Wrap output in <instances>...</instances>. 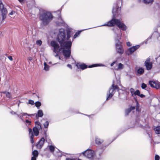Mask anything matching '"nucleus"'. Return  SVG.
Returning <instances> with one entry per match:
<instances>
[{
  "instance_id": "nucleus-2",
  "label": "nucleus",
  "mask_w": 160,
  "mask_h": 160,
  "mask_svg": "<svg viewBox=\"0 0 160 160\" xmlns=\"http://www.w3.org/2000/svg\"><path fill=\"white\" fill-rule=\"evenodd\" d=\"M117 5L114 6L112 10L113 17L112 19L108 22L100 26H107L108 27H113L116 25L118 28L122 30H125L127 29L126 26L123 23L120 19H118V16H121L120 14L121 7H120L121 3V0L118 2Z\"/></svg>"
},
{
  "instance_id": "nucleus-53",
  "label": "nucleus",
  "mask_w": 160,
  "mask_h": 160,
  "mask_svg": "<svg viewBox=\"0 0 160 160\" xmlns=\"http://www.w3.org/2000/svg\"><path fill=\"white\" fill-rule=\"evenodd\" d=\"M10 113L12 115L15 114L16 113L15 112H14L13 111H11Z\"/></svg>"
},
{
  "instance_id": "nucleus-23",
  "label": "nucleus",
  "mask_w": 160,
  "mask_h": 160,
  "mask_svg": "<svg viewBox=\"0 0 160 160\" xmlns=\"http://www.w3.org/2000/svg\"><path fill=\"white\" fill-rule=\"evenodd\" d=\"M2 93L5 94H6V97L8 98H11V94L8 92H7L6 91H3L2 92Z\"/></svg>"
},
{
  "instance_id": "nucleus-17",
  "label": "nucleus",
  "mask_w": 160,
  "mask_h": 160,
  "mask_svg": "<svg viewBox=\"0 0 160 160\" xmlns=\"http://www.w3.org/2000/svg\"><path fill=\"white\" fill-rule=\"evenodd\" d=\"M105 66V65L102 64H92L91 65H89L88 66V68H91L98 67V66L104 67Z\"/></svg>"
},
{
  "instance_id": "nucleus-24",
  "label": "nucleus",
  "mask_w": 160,
  "mask_h": 160,
  "mask_svg": "<svg viewBox=\"0 0 160 160\" xmlns=\"http://www.w3.org/2000/svg\"><path fill=\"white\" fill-rule=\"evenodd\" d=\"M44 69L46 71H48L49 68V66L47 65L46 62L44 63Z\"/></svg>"
},
{
  "instance_id": "nucleus-44",
  "label": "nucleus",
  "mask_w": 160,
  "mask_h": 160,
  "mask_svg": "<svg viewBox=\"0 0 160 160\" xmlns=\"http://www.w3.org/2000/svg\"><path fill=\"white\" fill-rule=\"evenodd\" d=\"M151 37H152L151 36H150L149 37H148V39H147V40H145V43L146 44H147V41H148V40L149 39H151Z\"/></svg>"
},
{
  "instance_id": "nucleus-20",
  "label": "nucleus",
  "mask_w": 160,
  "mask_h": 160,
  "mask_svg": "<svg viewBox=\"0 0 160 160\" xmlns=\"http://www.w3.org/2000/svg\"><path fill=\"white\" fill-rule=\"evenodd\" d=\"M103 151L102 149H99L97 150L96 152V154H99V157H100L101 155L102 154Z\"/></svg>"
},
{
  "instance_id": "nucleus-52",
  "label": "nucleus",
  "mask_w": 160,
  "mask_h": 160,
  "mask_svg": "<svg viewBox=\"0 0 160 160\" xmlns=\"http://www.w3.org/2000/svg\"><path fill=\"white\" fill-rule=\"evenodd\" d=\"M28 60L31 61L32 60V57H30L28 58Z\"/></svg>"
},
{
  "instance_id": "nucleus-33",
  "label": "nucleus",
  "mask_w": 160,
  "mask_h": 160,
  "mask_svg": "<svg viewBox=\"0 0 160 160\" xmlns=\"http://www.w3.org/2000/svg\"><path fill=\"white\" fill-rule=\"evenodd\" d=\"M131 111L130 110V109H129V108L126 109L125 110V115H128Z\"/></svg>"
},
{
  "instance_id": "nucleus-25",
  "label": "nucleus",
  "mask_w": 160,
  "mask_h": 160,
  "mask_svg": "<svg viewBox=\"0 0 160 160\" xmlns=\"http://www.w3.org/2000/svg\"><path fill=\"white\" fill-rule=\"evenodd\" d=\"M32 155H33V156H35L36 157H38V151L36 150H34L32 152Z\"/></svg>"
},
{
  "instance_id": "nucleus-54",
  "label": "nucleus",
  "mask_w": 160,
  "mask_h": 160,
  "mask_svg": "<svg viewBox=\"0 0 160 160\" xmlns=\"http://www.w3.org/2000/svg\"><path fill=\"white\" fill-rule=\"evenodd\" d=\"M115 62H112L110 65L112 67L113 66V65L115 63Z\"/></svg>"
},
{
  "instance_id": "nucleus-50",
  "label": "nucleus",
  "mask_w": 160,
  "mask_h": 160,
  "mask_svg": "<svg viewBox=\"0 0 160 160\" xmlns=\"http://www.w3.org/2000/svg\"><path fill=\"white\" fill-rule=\"evenodd\" d=\"M67 66L69 68L72 69V66L71 65L68 64L67 65Z\"/></svg>"
},
{
  "instance_id": "nucleus-57",
  "label": "nucleus",
  "mask_w": 160,
  "mask_h": 160,
  "mask_svg": "<svg viewBox=\"0 0 160 160\" xmlns=\"http://www.w3.org/2000/svg\"><path fill=\"white\" fill-rule=\"evenodd\" d=\"M20 2H23V0H18Z\"/></svg>"
},
{
  "instance_id": "nucleus-34",
  "label": "nucleus",
  "mask_w": 160,
  "mask_h": 160,
  "mask_svg": "<svg viewBox=\"0 0 160 160\" xmlns=\"http://www.w3.org/2000/svg\"><path fill=\"white\" fill-rule=\"evenodd\" d=\"M136 110L137 111H138V109L139 108V104L137 100H136Z\"/></svg>"
},
{
  "instance_id": "nucleus-58",
  "label": "nucleus",
  "mask_w": 160,
  "mask_h": 160,
  "mask_svg": "<svg viewBox=\"0 0 160 160\" xmlns=\"http://www.w3.org/2000/svg\"><path fill=\"white\" fill-rule=\"evenodd\" d=\"M59 57V58L60 60L61 59V58L60 57Z\"/></svg>"
},
{
  "instance_id": "nucleus-49",
  "label": "nucleus",
  "mask_w": 160,
  "mask_h": 160,
  "mask_svg": "<svg viewBox=\"0 0 160 160\" xmlns=\"http://www.w3.org/2000/svg\"><path fill=\"white\" fill-rule=\"evenodd\" d=\"M8 58L11 61H12L13 60L12 57L11 56H8Z\"/></svg>"
},
{
  "instance_id": "nucleus-5",
  "label": "nucleus",
  "mask_w": 160,
  "mask_h": 160,
  "mask_svg": "<svg viewBox=\"0 0 160 160\" xmlns=\"http://www.w3.org/2000/svg\"><path fill=\"white\" fill-rule=\"evenodd\" d=\"M118 89V87L117 85H115L114 84H112L107 92L106 100H108L111 98L114 94V91Z\"/></svg>"
},
{
  "instance_id": "nucleus-60",
  "label": "nucleus",
  "mask_w": 160,
  "mask_h": 160,
  "mask_svg": "<svg viewBox=\"0 0 160 160\" xmlns=\"http://www.w3.org/2000/svg\"><path fill=\"white\" fill-rule=\"evenodd\" d=\"M49 64H51V62H49Z\"/></svg>"
},
{
  "instance_id": "nucleus-3",
  "label": "nucleus",
  "mask_w": 160,
  "mask_h": 160,
  "mask_svg": "<svg viewBox=\"0 0 160 160\" xmlns=\"http://www.w3.org/2000/svg\"><path fill=\"white\" fill-rule=\"evenodd\" d=\"M113 31V37L115 42V49L117 53L120 55L122 54L124 50L122 45V42L120 41L121 39L122 32L118 28H113L112 29Z\"/></svg>"
},
{
  "instance_id": "nucleus-46",
  "label": "nucleus",
  "mask_w": 160,
  "mask_h": 160,
  "mask_svg": "<svg viewBox=\"0 0 160 160\" xmlns=\"http://www.w3.org/2000/svg\"><path fill=\"white\" fill-rule=\"evenodd\" d=\"M139 96H140L141 98H142L145 97V95L143 94H139Z\"/></svg>"
},
{
  "instance_id": "nucleus-12",
  "label": "nucleus",
  "mask_w": 160,
  "mask_h": 160,
  "mask_svg": "<svg viewBox=\"0 0 160 160\" xmlns=\"http://www.w3.org/2000/svg\"><path fill=\"white\" fill-rule=\"evenodd\" d=\"M144 72V69L142 68H139L137 70V75L138 76L142 75Z\"/></svg>"
},
{
  "instance_id": "nucleus-19",
  "label": "nucleus",
  "mask_w": 160,
  "mask_h": 160,
  "mask_svg": "<svg viewBox=\"0 0 160 160\" xmlns=\"http://www.w3.org/2000/svg\"><path fill=\"white\" fill-rule=\"evenodd\" d=\"M124 67V65L121 63H119L118 65V68L116 69L117 70H119L122 69Z\"/></svg>"
},
{
  "instance_id": "nucleus-32",
  "label": "nucleus",
  "mask_w": 160,
  "mask_h": 160,
  "mask_svg": "<svg viewBox=\"0 0 160 160\" xmlns=\"http://www.w3.org/2000/svg\"><path fill=\"white\" fill-rule=\"evenodd\" d=\"M49 124V122L48 121H46L43 124L44 127L45 128H48Z\"/></svg>"
},
{
  "instance_id": "nucleus-36",
  "label": "nucleus",
  "mask_w": 160,
  "mask_h": 160,
  "mask_svg": "<svg viewBox=\"0 0 160 160\" xmlns=\"http://www.w3.org/2000/svg\"><path fill=\"white\" fill-rule=\"evenodd\" d=\"M28 103L29 104L31 105H33L34 104V101L32 100H29L28 101Z\"/></svg>"
},
{
  "instance_id": "nucleus-61",
  "label": "nucleus",
  "mask_w": 160,
  "mask_h": 160,
  "mask_svg": "<svg viewBox=\"0 0 160 160\" xmlns=\"http://www.w3.org/2000/svg\"><path fill=\"white\" fill-rule=\"evenodd\" d=\"M139 1H140V0H139Z\"/></svg>"
},
{
  "instance_id": "nucleus-31",
  "label": "nucleus",
  "mask_w": 160,
  "mask_h": 160,
  "mask_svg": "<svg viewBox=\"0 0 160 160\" xmlns=\"http://www.w3.org/2000/svg\"><path fill=\"white\" fill-rule=\"evenodd\" d=\"M130 92L132 94V95L134 97V96H133V95H134V93L135 92L134 89L132 88H131L130 89Z\"/></svg>"
},
{
  "instance_id": "nucleus-10",
  "label": "nucleus",
  "mask_w": 160,
  "mask_h": 160,
  "mask_svg": "<svg viewBox=\"0 0 160 160\" xmlns=\"http://www.w3.org/2000/svg\"><path fill=\"white\" fill-rule=\"evenodd\" d=\"M1 10L2 15H6L7 13V11L6 9L4 8L3 5L0 1V10Z\"/></svg>"
},
{
  "instance_id": "nucleus-1",
  "label": "nucleus",
  "mask_w": 160,
  "mask_h": 160,
  "mask_svg": "<svg viewBox=\"0 0 160 160\" xmlns=\"http://www.w3.org/2000/svg\"><path fill=\"white\" fill-rule=\"evenodd\" d=\"M66 32V37L65 30L63 28L59 30L57 39L60 45V48L59 44L56 42L52 41L51 42V45L53 48V51L57 53L55 55V57L58 56V52H62L66 59L69 58L71 55V47L73 39H72V41L69 40L71 35L70 29H67Z\"/></svg>"
},
{
  "instance_id": "nucleus-22",
  "label": "nucleus",
  "mask_w": 160,
  "mask_h": 160,
  "mask_svg": "<svg viewBox=\"0 0 160 160\" xmlns=\"http://www.w3.org/2000/svg\"><path fill=\"white\" fill-rule=\"evenodd\" d=\"M149 83L150 86L153 88L154 87L156 84V82L153 81H150Z\"/></svg>"
},
{
  "instance_id": "nucleus-26",
  "label": "nucleus",
  "mask_w": 160,
  "mask_h": 160,
  "mask_svg": "<svg viewBox=\"0 0 160 160\" xmlns=\"http://www.w3.org/2000/svg\"><path fill=\"white\" fill-rule=\"evenodd\" d=\"M29 132V135L30 137H33V132L32 131V130L31 128H29L28 129Z\"/></svg>"
},
{
  "instance_id": "nucleus-48",
  "label": "nucleus",
  "mask_w": 160,
  "mask_h": 160,
  "mask_svg": "<svg viewBox=\"0 0 160 160\" xmlns=\"http://www.w3.org/2000/svg\"><path fill=\"white\" fill-rule=\"evenodd\" d=\"M37 157H36L35 156L32 157L31 158V160H36V158Z\"/></svg>"
},
{
  "instance_id": "nucleus-29",
  "label": "nucleus",
  "mask_w": 160,
  "mask_h": 160,
  "mask_svg": "<svg viewBox=\"0 0 160 160\" xmlns=\"http://www.w3.org/2000/svg\"><path fill=\"white\" fill-rule=\"evenodd\" d=\"M82 31H80L79 32H77L73 36V39L76 38L77 37H78L79 34H80V33L82 32Z\"/></svg>"
},
{
  "instance_id": "nucleus-38",
  "label": "nucleus",
  "mask_w": 160,
  "mask_h": 160,
  "mask_svg": "<svg viewBox=\"0 0 160 160\" xmlns=\"http://www.w3.org/2000/svg\"><path fill=\"white\" fill-rule=\"evenodd\" d=\"M146 87H147V85H146L144 83H142V84L141 87H142V89H144Z\"/></svg>"
},
{
  "instance_id": "nucleus-11",
  "label": "nucleus",
  "mask_w": 160,
  "mask_h": 160,
  "mask_svg": "<svg viewBox=\"0 0 160 160\" xmlns=\"http://www.w3.org/2000/svg\"><path fill=\"white\" fill-rule=\"evenodd\" d=\"M77 66L78 68H80L82 70H84L88 68V65L85 63H82L80 64H78Z\"/></svg>"
},
{
  "instance_id": "nucleus-15",
  "label": "nucleus",
  "mask_w": 160,
  "mask_h": 160,
  "mask_svg": "<svg viewBox=\"0 0 160 160\" xmlns=\"http://www.w3.org/2000/svg\"><path fill=\"white\" fill-rule=\"evenodd\" d=\"M153 129L156 134H160V126H158L156 127H155L153 128Z\"/></svg>"
},
{
  "instance_id": "nucleus-56",
  "label": "nucleus",
  "mask_w": 160,
  "mask_h": 160,
  "mask_svg": "<svg viewBox=\"0 0 160 160\" xmlns=\"http://www.w3.org/2000/svg\"><path fill=\"white\" fill-rule=\"evenodd\" d=\"M2 92H0V98L2 96Z\"/></svg>"
},
{
  "instance_id": "nucleus-8",
  "label": "nucleus",
  "mask_w": 160,
  "mask_h": 160,
  "mask_svg": "<svg viewBox=\"0 0 160 160\" xmlns=\"http://www.w3.org/2000/svg\"><path fill=\"white\" fill-rule=\"evenodd\" d=\"M45 141V139L43 138H42L37 145V148L39 149H41L43 146Z\"/></svg>"
},
{
  "instance_id": "nucleus-47",
  "label": "nucleus",
  "mask_w": 160,
  "mask_h": 160,
  "mask_svg": "<svg viewBox=\"0 0 160 160\" xmlns=\"http://www.w3.org/2000/svg\"><path fill=\"white\" fill-rule=\"evenodd\" d=\"M35 125H36L35 126L40 124V123L38 121L36 122H35Z\"/></svg>"
},
{
  "instance_id": "nucleus-40",
  "label": "nucleus",
  "mask_w": 160,
  "mask_h": 160,
  "mask_svg": "<svg viewBox=\"0 0 160 160\" xmlns=\"http://www.w3.org/2000/svg\"><path fill=\"white\" fill-rule=\"evenodd\" d=\"M160 157L158 155H156L155 157V160H159Z\"/></svg>"
},
{
  "instance_id": "nucleus-55",
  "label": "nucleus",
  "mask_w": 160,
  "mask_h": 160,
  "mask_svg": "<svg viewBox=\"0 0 160 160\" xmlns=\"http://www.w3.org/2000/svg\"><path fill=\"white\" fill-rule=\"evenodd\" d=\"M13 12H14V13H15V12H10V13H9V14H10V15H13Z\"/></svg>"
},
{
  "instance_id": "nucleus-21",
  "label": "nucleus",
  "mask_w": 160,
  "mask_h": 160,
  "mask_svg": "<svg viewBox=\"0 0 160 160\" xmlns=\"http://www.w3.org/2000/svg\"><path fill=\"white\" fill-rule=\"evenodd\" d=\"M48 147L49 148L50 152L52 153H53L55 150L54 146L52 145H49Z\"/></svg>"
},
{
  "instance_id": "nucleus-51",
  "label": "nucleus",
  "mask_w": 160,
  "mask_h": 160,
  "mask_svg": "<svg viewBox=\"0 0 160 160\" xmlns=\"http://www.w3.org/2000/svg\"><path fill=\"white\" fill-rule=\"evenodd\" d=\"M2 16L3 20H4L5 18H6V15L2 14Z\"/></svg>"
},
{
  "instance_id": "nucleus-7",
  "label": "nucleus",
  "mask_w": 160,
  "mask_h": 160,
  "mask_svg": "<svg viewBox=\"0 0 160 160\" xmlns=\"http://www.w3.org/2000/svg\"><path fill=\"white\" fill-rule=\"evenodd\" d=\"M139 47L140 46L139 45L133 46L127 49L125 51V53L128 56H129L132 54V53L139 48Z\"/></svg>"
},
{
  "instance_id": "nucleus-18",
  "label": "nucleus",
  "mask_w": 160,
  "mask_h": 160,
  "mask_svg": "<svg viewBox=\"0 0 160 160\" xmlns=\"http://www.w3.org/2000/svg\"><path fill=\"white\" fill-rule=\"evenodd\" d=\"M33 130L34 135L36 136H38L39 133V130L37 129L36 128L34 127L33 128Z\"/></svg>"
},
{
  "instance_id": "nucleus-9",
  "label": "nucleus",
  "mask_w": 160,
  "mask_h": 160,
  "mask_svg": "<svg viewBox=\"0 0 160 160\" xmlns=\"http://www.w3.org/2000/svg\"><path fill=\"white\" fill-rule=\"evenodd\" d=\"M35 114H28L26 113H21L20 114H17V115L19 117L22 121H24V120L23 119L22 117L23 116L28 115V116H29L30 117H32V116H33Z\"/></svg>"
},
{
  "instance_id": "nucleus-28",
  "label": "nucleus",
  "mask_w": 160,
  "mask_h": 160,
  "mask_svg": "<svg viewBox=\"0 0 160 160\" xmlns=\"http://www.w3.org/2000/svg\"><path fill=\"white\" fill-rule=\"evenodd\" d=\"M41 103L40 102L37 101L35 103V105L38 108V109L41 106Z\"/></svg>"
},
{
  "instance_id": "nucleus-43",
  "label": "nucleus",
  "mask_w": 160,
  "mask_h": 160,
  "mask_svg": "<svg viewBox=\"0 0 160 160\" xmlns=\"http://www.w3.org/2000/svg\"><path fill=\"white\" fill-rule=\"evenodd\" d=\"M128 47H130L132 46V44H131V43L129 42H127L126 43Z\"/></svg>"
},
{
  "instance_id": "nucleus-59",
  "label": "nucleus",
  "mask_w": 160,
  "mask_h": 160,
  "mask_svg": "<svg viewBox=\"0 0 160 160\" xmlns=\"http://www.w3.org/2000/svg\"><path fill=\"white\" fill-rule=\"evenodd\" d=\"M85 29V30H82V31H83V30H87V29Z\"/></svg>"
},
{
  "instance_id": "nucleus-6",
  "label": "nucleus",
  "mask_w": 160,
  "mask_h": 160,
  "mask_svg": "<svg viewBox=\"0 0 160 160\" xmlns=\"http://www.w3.org/2000/svg\"><path fill=\"white\" fill-rule=\"evenodd\" d=\"M82 154L86 158L91 159L93 157L95 153L94 151L90 149H88L82 152Z\"/></svg>"
},
{
  "instance_id": "nucleus-14",
  "label": "nucleus",
  "mask_w": 160,
  "mask_h": 160,
  "mask_svg": "<svg viewBox=\"0 0 160 160\" xmlns=\"http://www.w3.org/2000/svg\"><path fill=\"white\" fill-rule=\"evenodd\" d=\"M43 115L42 111L41 110H38L37 113L36 114L37 118H38L39 117H42Z\"/></svg>"
},
{
  "instance_id": "nucleus-45",
  "label": "nucleus",
  "mask_w": 160,
  "mask_h": 160,
  "mask_svg": "<svg viewBox=\"0 0 160 160\" xmlns=\"http://www.w3.org/2000/svg\"><path fill=\"white\" fill-rule=\"evenodd\" d=\"M135 107H134V106H131L130 107V108H129V109H130L131 111L132 110H134V109H135Z\"/></svg>"
},
{
  "instance_id": "nucleus-27",
  "label": "nucleus",
  "mask_w": 160,
  "mask_h": 160,
  "mask_svg": "<svg viewBox=\"0 0 160 160\" xmlns=\"http://www.w3.org/2000/svg\"><path fill=\"white\" fill-rule=\"evenodd\" d=\"M143 2L146 4L152 3L153 1V0H143Z\"/></svg>"
},
{
  "instance_id": "nucleus-30",
  "label": "nucleus",
  "mask_w": 160,
  "mask_h": 160,
  "mask_svg": "<svg viewBox=\"0 0 160 160\" xmlns=\"http://www.w3.org/2000/svg\"><path fill=\"white\" fill-rule=\"evenodd\" d=\"M42 43V41L40 40H38L36 41V44L39 46L41 45Z\"/></svg>"
},
{
  "instance_id": "nucleus-4",
  "label": "nucleus",
  "mask_w": 160,
  "mask_h": 160,
  "mask_svg": "<svg viewBox=\"0 0 160 160\" xmlns=\"http://www.w3.org/2000/svg\"><path fill=\"white\" fill-rule=\"evenodd\" d=\"M39 18L42 24L44 25H46L51 21L53 17L51 12L43 11L40 13Z\"/></svg>"
},
{
  "instance_id": "nucleus-39",
  "label": "nucleus",
  "mask_w": 160,
  "mask_h": 160,
  "mask_svg": "<svg viewBox=\"0 0 160 160\" xmlns=\"http://www.w3.org/2000/svg\"><path fill=\"white\" fill-rule=\"evenodd\" d=\"M34 128H36L37 129H38L39 130L41 129V128H42L41 126V125L40 124L35 126V127H34Z\"/></svg>"
},
{
  "instance_id": "nucleus-16",
  "label": "nucleus",
  "mask_w": 160,
  "mask_h": 160,
  "mask_svg": "<svg viewBox=\"0 0 160 160\" xmlns=\"http://www.w3.org/2000/svg\"><path fill=\"white\" fill-rule=\"evenodd\" d=\"M103 142V140L102 139H101L99 138L96 137L95 139L96 143L97 144H100Z\"/></svg>"
},
{
  "instance_id": "nucleus-41",
  "label": "nucleus",
  "mask_w": 160,
  "mask_h": 160,
  "mask_svg": "<svg viewBox=\"0 0 160 160\" xmlns=\"http://www.w3.org/2000/svg\"><path fill=\"white\" fill-rule=\"evenodd\" d=\"M30 141L31 143H33L34 142L33 140V137H30Z\"/></svg>"
},
{
  "instance_id": "nucleus-35",
  "label": "nucleus",
  "mask_w": 160,
  "mask_h": 160,
  "mask_svg": "<svg viewBox=\"0 0 160 160\" xmlns=\"http://www.w3.org/2000/svg\"><path fill=\"white\" fill-rule=\"evenodd\" d=\"M140 94V92L138 90H137L135 92L134 95H137L139 96Z\"/></svg>"
},
{
  "instance_id": "nucleus-13",
  "label": "nucleus",
  "mask_w": 160,
  "mask_h": 160,
  "mask_svg": "<svg viewBox=\"0 0 160 160\" xmlns=\"http://www.w3.org/2000/svg\"><path fill=\"white\" fill-rule=\"evenodd\" d=\"M145 65L147 70H149L151 69L152 67V62L145 63Z\"/></svg>"
},
{
  "instance_id": "nucleus-37",
  "label": "nucleus",
  "mask_w": 160,
  "mask_h": 160,
  "mask_svg": "<svg viewBox=\"0 0 160 160\" xmlns=\"http://www.w3.org/2000/svg\"><path fill=\"white\" fill-rule=\"evenodd\" d=\"M31 121H29L27 119L26 120L25 123L27 125H29L30 124Z\"/></svg>"
},
{
  "instance_id": "nucleus-42",
  "label": "nucleus",
  "mask_w": 160,
  "mask_h": 160,
  "mask_svg": "<svg viewBox=\"0 0 160 160\" xmlns=\"http://www.w3.org/2000/svg\"><path fill=\"white\" fill-rule=\"evenodd\" d=\"M150 58H148L147 59H146V61H145V63H148V62H150Z\"/></svg>"
}]
</instances>
